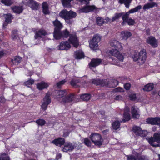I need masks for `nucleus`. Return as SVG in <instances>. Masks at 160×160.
Wrapping results in <instances>:
<instances>
[{"instance_id":"nucleus-1","label":"nucleus","mask_w":160,"mask_h":160,"mask_svg":"<svg viewBox=\"0 0 160 160\" xmlns=\"http://www.w3.org/2000/svg\"><path fill=\"white\" fill-rule=\"evenodd\" d=\"M110 46L114 48L109 51V53L112 55L114 56L120 61H122L124 59V56L121 53L120 51L122 49V47L119 41L115 40H112L110 42Z\"/></svg>"},{"instance_id":"nucleus-2","label":"nucleus","mask_w":160,"mask_h":160,"mask_svg":"<svg viewBox=\"0 0 160 160\" xmlns=\"http://www.w3.org/2000/svg\"><path fill=\"white\" fill-rule=\"evenodd\" d=\"M59 15L65 20L66 23L71 25L73 22L72 19L75 18L77 16V14L75 12L72 11H68L67 10L64 9L60 12Z\"/></svg>"},{"instance_id":"nucleus-3","label":"nucleus","mask_w":160,"mask_h":160,"mask_svg":"<svg viewBox=\"0 0 160 160\" xmlns=\"http://www.w3.org/2000/svg\"><path fill=\"white\" fill-rule=\"evenodd\" d=\"M147 53L146 50L142 49L138 53L134 54L132 58L134 61H137L140 64H143L147 58Z\"/></svg>"},{"instance_id":"nucleus-4","label":"nucleus","mask_w":160,"mask_h":160,"mask_svg":"<svg viewBox=\"0 0 160 160\" xmlns=\"http://www.w3.org/2000/svg\"><path fill=\"white\" fill-rule=\"evenodd\" d=\"M89 138L93 143L100 147L103 143V140L102 136L98 133H92Z\"/></svg>"},{"instance_id":"nucleus-5","label":"nucleus","mask_w":160,"mask_h":160,"mask_svg":"<svg viewBox=\"0 0 160 160\" xmlns=\"http://www.w3.org/2000/svg\"><path fill=\"white\" fill-rule=\"evenodd\" d=\"M148 142L153 147H156L158 146V143H160V132H155L153 137L149 138Z\"/></svg>"},{"instance_id":"nucleus-6","label":"nucleus","mask_w":160,"mask_h":160,"mask_svg":"<svg viewBox=\"0 0 160 160\" xmlns=\"http://www.w3.org/2000/svg\"><path fill=\"white\" fill-rule=\"evenodd\" d=\"M70 34L69 32L67 29H66L62 31L61 30L58 33L54 35L53 37L56 40H58L62 38L63 39L67 38L70 36Z\"/></svg>"},{"instance_id":"nucleus-7","label":"nucleus","mask_w":160,"mask_h":160,"mask_svg":"<svg viewBox=\"0 0 160 160\" xmlns=\"http://www.w3.org/2000/svg\"><path fill=\"white\" fill-rule=\"evenodd\" d=\"M101 38L98 35H94L89 42V46L93 50H95L98 46V43L101 41Z\"/></svg>"},{"instance_id":"nucleus-8","label":"nucleus","mask_w":160,"mask_h":160,"mask_svg":"<svg viewBox=\"0 0 160 160\" xmlns=\"http://www.w3.org/2000/svg\"><path fill=\"white\" fill-rule=\"evenodd\" d=\"M50 94L47 92L43 99L42 104L41 105V109L43 111H45L48 108V106L51 102Z\"/></svg>"},{"instance_id":"nucleus-9","label":"nucleus","mask_w":160,"mask_h":160,"mask_svg":"<svg viewBox=\"0 0 160 160\" xmlns=\"http://www.w3.org/2000/svg\"><path fill=\"white\" fill-rule=\"evenodd\" d=\"M73 0H61V2L64 8L69 7L71 5V2ZM81 2V4H84L88 5L89 3L90 0H77Z\"/></svg>"},{"instance_id":"nucleus-10","label":"nucleus","mask_w":160,"mask_h":160,"mask_svg":"<svg viewBox=\"0 0 160 160\" xmlns=\"http://www.w3.org/2000/svg\"><path fill=\"white\" fill-rule=\"evenodd\" d=\"M52 23L55 27L53 32L54 36L61 30L63 27V25L57 18L55 21H53Z\"/></svg>"},{"instance_id":"nucleus-11","label":"nucleus","mask_w":160,"mask_h":160,"mask_svg":"<svg viewBox=\"0 0 160 160\" xmlns=\"http://www.w3.org/2000/svg\"><path fill=\"white\" fill-rule=\"evenodd\" d=\"M68 41L75 48H77L79 45V40L76 34H71Z\"/></svg>"},{"instance_id":"nucleus-12","label":"nucleus","mask_w":160,"mask_h":160,"mask_svg":"<svg viewBox=\"0 0 160 160\" xmlns=\"http://www.w3.org/2000/svg\"><path fill=\"white\" fill-rule=\"evenodd\" d=\"M76 97L74 94L71 93L67 96L65 95L62 100V102L63 103L71 102L74 101Z\"/></svg>"},{"instance_id":"nucleus-13","label":"nucleus","mask_w":160,"mask_h":160,"mask_svg":"<svg viewBox=\"0 0 160 160\" xmlns=\"http://www.w3.org/2000/svg\"><path fill=\"white\" fill-rule=\"evenodd\" d=\"M90 82L96 86L104 87L107 85L105 79H101L99 78L92 79L90 81Z\"/></svg>"},{"instance_id":"nucleus-14","label":"nucleus","mask_w":160,"mask_h":160,"mask_svg":"<svg viewBox=\"0 0 160 160\" xmlns=\"http://www.w3.org/2000/svg\"><path fill=\"white\" fill-rule=\"evenodd\" d=\"M146 41L147 43L150 44L153 48H155L158 46V41L154 37H149Z\"/></svg>"},{"instance_id":"nucleus-15","label":"nucleus","mask_w":160,"mask_h":160,"mask_svg":"<svg viewBox=\"0 0 160 160\" xmlns=\"http://www.w3.org/2000/svg\"><path fill=\"white\" fill-rule=\"evenodd\" d=\"M58 50H67L71 48L70 44L68 41H62L58 45Z\"/></svg>"},{"instance_id":"nucleus-16","label":"nucleus","mask_w":160,"mask_h":160,"mask_svg":"<svg viewBox=\"0 0 160 160\" xmlns=\"http://www.w3.org/2000/svg\"><path fill=\"white\" fill-rule=\"evenodd\" d=\"M102 62L101 59L96 58H92L91 59V61L89 63V67L90 68L92 67H96L99 65Z\"/></svg>"},{"instance_id":"nucleus-17","label":"nucleus","mask_w":160,"mask_h":160,"mask_svg":"<svg viewBox=\"0 0 160 160\" xmlns=\"http://www.w3.org/2000/svg\"><path fill=\"white\" fill-rule=\"evenodd\" d=\"M132 130L136 135L139 136L141 137L145 136V135L143 133V131L139 127L137 126L133 127Z\"/></svg>"},{"instance_id":"nucleus-18","label":"nucleus","mask_w":160,"mask_h":160,"mask_svg":"<svg viewBox=\"0 0 160 160\" xmlns=\"http://www.w3.org/2000/svg\"><path fill=\"white\" fill-rule=\"evenodd\" d=\"M52 143L57 146L61 147L65 143V139L62 138H58L53 140L52 141Z\"/></svg>"},{"instance_id":"nucleus-19","label":"nucleus","mask_w":160,"mask_h":160,"mask_svg":"<svg viewBox=\"0 0 160 160\" xmlns=\"http://www.w3.org/2000/svg\"><path fill=\"white\" fill-rule=\"evenodd\" d=\"M36 86L38 89L39 90H41L47 88L49 87V85L47 82L44 81H41L40 82L36 84Z\"/></svg>"},{"instance_id":"nucleus-20","label":"nucleus","mask_w":160,"mask_h":160,"mask_svg":"<svg viewBox=\"0 0 160 160\" xmlns=\"http://www.w3.org/2000/svg\"><path fill=\"white\" fill-rule=\"evenodd\" d=\"M138 108H136L135 106H133L131 108V114L132 117L134 118H138L140 115L138 111Z\"/></svg>"},{"instance_id":"nucleus-21","label":"nucleus","mask_w":160,"mask_h":160,"mask_svg":"<svg viewBox=\"0 0 160 160\" xmlns=\"http://www.w3.org/2000/svg\"><path fill=\"white\" fill-rule=\"evenodd\" d=\"M122 38L123 39L127 40L132 35V33L128 31H123L121 32Z\"/></svg>"},{"instance_id":"nucleus-22","label":"nucleus","mask_w":160,"mask_h":160,"mask_svg":"<svg viewBox=\"0 0 160 160\" xmlns=\"http://www.w3.org/2000/svg\"><path fill=\"white\" fill-rule=\"evenodd\" d=\"M47 34V32L45 30L40 29L35 33V38L37 39L38 38H42V36H45Z\"/></svg>"},{"instance_id":"nucleus-23","label":"nucleus","mask_w":160,"mask_h":160,"mask_svg":"<svg viewBox=\"0 0 160 160\" xmlns=\"http://www.w3.org/2000/svg\"><path fill=\"white\" fill-rule=\"evenodd\" d=\"M159 117L148 118L146 120L147 123L152 125L158 124Z\"/></svg>"},{"instance_id":"nucleus-24","label":"nucleus","mask_w":160,"mask_h":160,"mask_svg":"<svg viewBox=\"0 0 160 160\" xmlns=\"http://www.w3.org/2000/svg\"><path fill=\"white\" fill-rule=\"evenodd\" d=\"M74 148L73 145L72 144L69 142L67 144L65 145L62 148V151L64 152H67L68 151H71Z\"/></svg>"},{"instance_id":"nucleus-25","label":"nucleus","mask_w":160,"mask_h":160,"mask_svg":"<svg viewBox=\"0 0 160 160\" xmlns=\"http://www.w3.org/2000/svg\"><path fill=\"white\" fill-rule=\"evenodd\" d=\"M11 9L14 13L18 14L21 13L23 10L22 6H14L12 7Z\"/></svg>"},{"instance_id":"nucleus-26","label":"nucleus","mask_w":160,"mask_h":160,"mask_svg":"<svg viewBox=\"0 0 160 160\" xmlns=\"http://www.w3.org/2000/svg\"><path fill=\"white\" fill-rule=\"evenodd\" d=\"M158 4L154 2H152L151 3H147L145 4L143 7V9L144 10L149 9L150 8H152L154 7H158Z\"/></svg>"},{"instance_id":"nucleus-27","label":"nucleus","mask_w":160,"mask_h":160,"mask_svg":"<svg viewBox=\"0 0 160 160\" xmlns=\"http://www.w3.org/2000/svg\"><path fill=\"white\" fill-rule=\"evenodd\" d=\"M42 11L44 14L45 15L49 14L50 12L49 10L48 6L47 3L44 2L42 5Z\"/></svg>"},{"instance_id":"nucleus-28","label":"nucleus","mask_w":160,"mask_h":160,"mask_svg":"<svg viewBox=\"0 0 160 160\" xmlns=\"http://www.w3.org/2000/svg\"><path fill=\"white\" fill-rule=\"evenodd\" d=\"M21 59L20 57L16 56L11 59V62L13 65H18L20 63Z\"/></svg>"},{"instance_id":"nucleus-29","label":"nucleus","mask_w":160,"mask_h":160,"mask_svg":"<svg viewBox=\"0 0 160 160\" xmlns=\"http://www.w3.org/2000/svg\"><path fill=\"white\" fill-rule=\"evenodd\" d=\"M154 85L153 83H148L144 86L143 90L144 91H150L153 89Z\"/></svg>"},{"instance_id":"nucleus-30","label":"nucleus","mask_w":160,"mask_h":160,"mask_svg":"<svg viewBox=\"0 0 160 160\" xmlns=\"http://www.w3.org/2000/svg\"><path fill=\"white\" fill-rule=\"evenodd\" d=\"M125 13L123 12L115 13L114 16L112 18V22H113L117 20H118L121 17H122H122L123 16L125 15Z\"/></svg>"},{"instance_id":"nucleus-31","label":"nucleus","mask_w":160,"mask_h":160,"mask_svg":"<svg viewBox=\"0 0 160 160\" xmlns=\"http://www.w3.org/2000/svg\"><path fill=\"white\" fill-rule=\"evenodd\" d=\"M29 6H30L32 10H37L39 4L38 2L34 0H30L29 3Z\"/></svg>"},{"instance_id":"nucleus-32","label":"nucleus","mask_w":160,"mask_h":160,"mask_svg":"<svg viewBox=\"0 0 160 160\" xmlns=\"http://www.w3.org/2000/svg\"><path fill=\"white\" fill-rule=\"evenodd\" d=\"M13 19V16L11 13H7L5 15V22L7 24L11 23L12 20Z\"/></svg>"},{"instance_id":"nucleus-33","label":"nucleus","mask_w":160,"mask_h":160,"mask_svg":"<svg viewBox=\"0 0 160 160\" xmlns=\"http://www.w3.org/2000/svg\"><path fill=\"white\" fill-rule=\"evenodd\" d=\"M132 0H119L118 2L121 4H124L126 8H129Z\"/></svg>"},{"instance_id":"nucleus-34","label":"nucleus","mask_w":160,"mask_h":160,"mask_svg":"<svg viewBox=\"0 0 160 160\" xmlns=\"http://www.w3.org/2000/svg\"><path fill=\"white\" fill-rule=\"evenodd\" d=\"M75 57L77 59H81L84 56V53L80 51H77L75 52Z\"/></svg>"},{"instance_id":"nucleus-35","label":"nucleus","mask_w":160,"mask_h":160,"mask_svg":"<svg viewBox=\"0 0 160 160\" xmlns=\"http://www.w3.org/2000/svg\"><path fill=\"white\" fill-rule=\"evenodd\" d=\"M123 117V118L122 122H123L129 121L131 119L130 114L129 112H124Z\"/></svg>"},{"instance_id":"nucleus-36","label":"nucleus","mask_w":160,"mask_h":160,"mask_svg":"<svg viewBox=\"0 0 160 160\" xmlns=\"http://www.w3.org/2000/svg\"><path fill=\"white\" fill-rule=\"evenodd\" d=\"M142 8V6L141 5H138L134 8L131 9L128 12H126L127 13L129 16L130 13H133L134 12H137L139 10L141 9Z\"/></svg>"},{"instance_id":"nucleus-37","label":"nucleus","mask_w":160,"mask_h":160,"mask_svg":"<svg viewBox=\"0 0 160 160\" xmlns=\"http://www.w3.org/2000/svg\"><path fill=\"white\" fill-rule=\"evenodd\" d=\"M67 94L68 92L66 90H60L58 91L57 96L58 98H62L66 95Z\"/></svg>"},{"instance_id":"nucleus-38","label":"nucleus","mask_w":160,"mask_h":160,"mask_svg":"<svg viewBox=\"0 0 160 160\" xmlns=\"http://www.w3.org/2000/svg\"><path fill=\"white\" fill-rule=\"evenodd\" d=\"M96 22L98 26H101L103 24L106 23V22L104 21L103 18L100 17H98L96 18Z\"/></svg>"},{"instance_id":"nucleus-39","label":"nucleus","mask_w":160,"mask_h":160,"mask_svg":"<svg viewBox=\"0 0 160 160\" xmlns=\"http://www.w3.org/2000/svg\"><path fill=\"white\" fill-rule=\"evenodd\" d=\"M91 95L89 93H85L81 96V98L83 100L87 101L89 100L91 98Z\"/></svg>"},{"instance_id":"nucleus-40","label":"nucleus","mask_w":160,"mask_h":160,"mask_svg":"<svg viewBox=\"0 0 160 160\" xmlns=\"http://www.w3.org/2000/svg\"><path fill=\"white\" fill-rule=\"evenodd\" d=\"M137 160H148V159L146 155H141L138 153H137L136 154Z\"/></svg>"},{"instance_id":"nucleus-41","label":"nucleus","mask_w":160,"mask_h":160,"mask_svg":"<svg viewBox=\"0 0 160 160\" xmlns=\"http://www.w3.org/2000/svg\"><path fill=\"white\" fill-rule=\"evenodd\" d=\"M38 126H43L45 125L46 122L45 120L39 118L34 121Z\"/></svg>"},{"instance_id":"nucleus-42","label":"nucleus","mask_w":160,"mask_h":160,"mask_svg":"<svg viewBox=\"0 0 160 160\" xmlns=\"http://www.w3.org/2000/svg\"><path fill=\"white\" fill-rule=\"evenodd\" d=\"M120 125V122L118 121H116L113 122L112 126L113 129L116 130L119 128Z\"/></svg>"},{"instance_id":"nucleus-43","label":"nucleus","mask_w":160,"mask_h":160,"mask_svg":"<svg viewBox=\"0 0 160 160\" xmlns=\"http://www.w3.org/2000/svg\"><path fill=\"white\" fill-rule=\"evenodd\" d=\"M1 2L7 6H10L13 3L12 0H0Z\"/></svg>"},{"instance_id":"nucleus-44","label":"nucleus","mask_w":160,"mask_h":160,"mask_svg":"<svg viewBox=\"0 0 160 160\" xmlns=\"http://www.w3.org/2000/svg\"><path fill=\"white\" fill-rule=\"evenodd\" d=\"M35 81L33 79H31V78L28 81L24 82V85L26 86H27L28 87H29V86L31 85Z\"/></svg>"},{"instance_id":"nucleus-45","label":"nucleus","mask_w":160,"mask_h":160,"mask_svg":"<svg viewBox=\"0 0 160 160\" xmlns=\"http://www.w3.org/2000/svg\"><path fill=\"white\" fill-rule=\"evenodd\" d=\"M18 30H14L12 32V38L13 40H15L17 39L18 37Z\"/></svg>"},{"instance_id":"nucleus-46","label":"nucleus","mask_w":160,"mask_h":160,"mask_svg":"<svg viewBox=\"0 0 160 160\" xmlns=\"http://www.w3.org/2000/svg\"><path fill=\"white\" fill-rule=\"evenodd\" d=\"M129 17V16L128 14L125 13V15L123 16L122 17V22L121 23V24L122 26H124L126 23H127L126 20Z\"/></svg>"},{"instance_id":"nucleus-47","label":"nucleus","mask_w":160,"mask_h":160,"mask_svg":"<svg viewBox=\"0 0 160 160\" xmlns=\"http://www.w3.org/2000/svg\"><path fill=\"white\" fill-rule=\"evenodd\" d=\"M126 20L127 23L129 26H133L135 24V21L134 19L129 18Z\"/></svg>"},{"instance_id":"nucleus-48","label":"nucleus","mask_w":160,"mask_h":160,"mask_svg":"<svg viewBox=\"0 0 160 160\" xmlns=\"http://www.w3.org/2000/svg\"><path fill=\"white\" fill-rule=\"evenodd\" d=\"M84 144L88 147H90L91 146L92 143L90 140L88 138H84Z\"/></svg>"},{"instance_id":"nucleus-49","label":"nucleus","mask_w":160,"mask_h":160,"mask_svg":"<svg viewBox=\"0 0 160 160\" xmlns=\"http://www.w3.org/2000/svg\"><path fill=\"white\" fill-rule=\"evenodd\" d=\"M6 156V154L5 153L1 154L0 157V160H10L9 157Z\"/></svg>"},{"instance_id":"nucleus-50","label":"nucleus","mask_w":160,"mask_h":160,"mask_svg":"<svg viewBox=\"0 0 160 160\" xmlns=\"http://www.w3.org/2000/svg\"><path fill=\"white\" fill-rule=\"evenodd\" d=\"M80 11L82 12L87 13L89 12L88 9V5L84 6L80 10Z\"/></svg>"},{"instance_id":"nucleus-51","label":"nucleus","mask_w":160,"mask_h":160,"mask_svg":"<svg viewBox=\"0 0 160 160\" xmlns=\"http://www.w3.org/2000/svg\"><path fill=\"white\" fill-rule=\"evenodd\" d=\"M127 160H137V158L133 155H127Z\"/></svg>"},{"instance_id":"nucleus-52","label":"nucleus","mask_w":160,"mask_h":160,"mask_svg":"<svg viewBox=\"0 0 160 160\" xmlns=\"http://www.w3.org/2000/svg\"><path fill=\"white\" fill-rule=\"evenodd\" d=\"M88 11H89V12L93 11L94 10H96L97 9V8L94 5H88Z\"/></svg>"},{"instance_id":"nucleus-53","label":"nucleus","mask_w":160,"mask_h":160,"mask_svg":"<svg viewBox=\"0 0 160 160\" xmlns=\"http://www.w3.org/2000/svg\"><path fill=\"white\" fill-rule=\"evenodd\" d=\"M66 82V80H63L57 82L56 85L58 87H61L62 85H63Z\"/></svg>"},{"instance_id":"nucleus-54","label":"nucleus","mask_w":160,"mask_h":160,"mask_svg":"<svg viewBox=\"0 0 160 160\" xmlns=\"http://www.w3.org/2000/svg\"><path fill=\"white\" fill-rule=\"evenodd\" d=\"M129 97L130 100L132 101H134L137 98L136 94H133L130 95H129Z\"/></svg>"},{"instance_id":"nucleus-55","label":"nucleus","mask_w":160,"mask_h":160,"mask_svg":"<svg viewBox=\"0 0 160 160\" xmlns=\"http://www.w3.org/2000/svg\"><path fill=\"white\" fill-rule=\"evenodd\" d=\"M112 84H113V85L112 86V88H114L118 85L119 82L118 80L114 79L112 81Z\"/></svg>"},{"instance_id":"nucleus-56","label":"nucleus","mask_w":160,"mask_h":160,"mask_svg":"<svg viewBox=\"0 0 160 160\" xmlns=\"http://www.w3.org/2000/svg\"><path fill=\"white\" fill-rule=\"evenodd\" d=\"M131 85L129 83H127L124 85V88L126 90H129L131 87Z\"/></svg>"},{"instance_id":"nucleus-57","label":"nucleus","mask_w":160,"mask_h":160,"mask_svg":"<svg viewBox=\"0 0 160 160\" xmlns=\"http://www.w3.org/2000/svg\"><path fill=\"white\" fill-rule=\"evenodd\" d=\"M77 83L76 80L74 79L72 80L70 82V84L73 86H75L76 85Z\"/></svg>"},{"instance_id":"nucleus-58","label":"nucleus","mask_w":160,"mask_h":160,"mask_svg":"<svg viewBox=\"0 0 160 160\" xmlns=\"http://www.w3.org/2000/svg\"><path fill=\"white\" fill-rule=\"evenodd\" d=\"M70 133V131H67L66 132H64L63 133V136L64 137H67L68 136Z\"/></svg>"},{"instance_id":"nucleus-59","label":"nucleus","mask_w":160,"mask_h":160,"mask_svg":"<svg viewBox=\"0 0 160 160\" xmlns=\"http://www.w3.org/2000/svg\"><path fill=\"white\" fill-rule=\"evenodd\" d=\"M122 98V96L120 95H118L116 96L114 98V99L116 100H121Z\"/></svg>"},{"instance_id":"nucleus-60","label":"nucleus","mask_w":160,"mask_h":160,"mask_svg":"<svg viewBox=\"0 0 160 160\" xmlns=\"http://www.w3.org/2000/svg\"><path fill=\"white\" fill-rule=\"evenodd\" d=\"M62 157V154L61 153H57L56 156V159L57 160H58L61 158Z\"/></svg>"},{"instance_id":"nucleus-61","label":"nucleus","mask_w":160,"mask_h":160,"mask_svg":"<svg viewBox=\"0 0 160 160\" xmlns=\"http://www.w3.org/2000/svg\"><path fill=\"white\" fill-rule=\"evenodd\" d=\"M105 20H106V23H107L108 22H112V19H111L108 17L106 18Z\"/></svg>"},{"instance_id":"nucleus-62","label":"nucleus","mask_w":160,"mask_h":160,"mask_svg":"<svg viewBox=\"0 0 160 160\" xmlns=\"http://www.w3.org/2000/svg\"><path fill=\"white\" fill-rule=\"evenodd\" d=\"M5 54H6L3 51H0V58L4 56Z\"/></svg>"},{"instance_id":"nucleus-63","label":"nucleus","mask_w":160,"mask_h":160,"mask_svg":"<svg viewBox=\"0 0 160 160\" xmlns=\"http://www.w3.org/2000/svg\"><path fill=\"white\" fill-rule=\"evenodd\" d=\"M122 88L120 87H118L116 88L115 89V92H121L122 90Z\"/></svg>"},{"instance_id":"nucleus-64","label":"nucleus","mask_w":160,"mask_h":160,"mask_svg":"<svg viewBox=\"0 0 160 160\" xmlns=\"http://www.w3.org/2000/svg\"><path fill=\"white\" fill-rule=\"evenodd\" d=\"M99 112L101 115L102 116H104L105 115V111L103 110H101L99 111Z\"/></svg>"}]
</instances>
